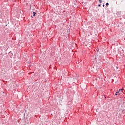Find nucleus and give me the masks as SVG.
I'll return each mask as SVG.
<instances>
[{
  "label": "nucleus",
  "mask_w": 125,
  "mask_h": 125,
  "mask_svg": "<svg viewBox=\"0 0 125 125\" xmlns=\"http://www.w3.org/2000/svg\"><path fill=\"white\" fill-rule=\"evenodd\" d=\"M122 90H123V89H122L121 90L119 89L118 91L116 92L115 95H120L121 93V91H122Z\"/></svg>",
  "instance_id": "f257e3e1"
},
{
  "label": "nucleus",
  "mask_w": 125,
  "mask_h": 125,
  "mask_svg": "<svg viewBox=\"0 0 125 125\" xmlns=\"http://www.w3.org/2000/svg\"><path fill=\"white\" fill-rule=\"evenodd\" d=\"M35 14H37V13H35V12H33V16H35Z\"/></svg>",
  "instance_id": "f03ea898"
},
{
  "label": "nucleus",
  "mask_w": 125,
  "mask_h": 125,
  "mask_svg": "<svg viewBox=\"0 0 125 125\" xmlns=\"http://www.w3.org/2000/svg\"><path fill=\"white\" fill-rule=\"evenodd\" d=\"M106 6H108V5H109V3H106Z\"/></svg>",
  "instance_id": "7ed1b4c3"
},
{
  "label": "nucleus",
  "mask_w": 125,
  "mask_h": 125,
  "mask_svg": "<svg viewBox=\"0 0 125 125\" xmlns=\"http://www.w3.org/2000/svg\"><path fill=\"white\" fill-rule=\"evenodd\" d=\"M99 1L100 2V3H101V2H102V1L101 0H100Z\"/></svg>",
  "instance_id": "20e7f679"
},
{
  "label": "nucleus",
  "mask_w": 125,
  "mask_h": 125,
  "mask_svg": "<svg viewBox=\"0 0 125 125\" xmlns=\"http://www.w3.org/2000/svg\"><path fill=\"white\" fill-rule=\"evenodd\" d=\"M98 6H99V7H100V6H101V5L99 4V5H98Z\"/></svg>",
  "instance_id": "39448f33"
},
{
  "label": "nucleus",
  "mask_w": 125,
  "mask_h": 125,
  "mask_svg": "<svg viewBox=\"0 0 125 125\" xmlns=\"http://www.w3.org/2000/svg\"><path fill=\"white\" fill-rule=\"evenodd\" d=\"M103 7H104V6H105V5H104V4L103 5Z\"/></svg>",
  "instance_id": "423d86ee"
}]
</instances>
